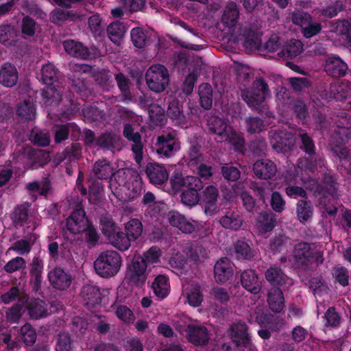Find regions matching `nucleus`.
<instances>
[{"mask_svg":"<svg viewBox=\"0 0 351 351\" xmlns=\"http://www.w3.org/2000/svg\"><path fill=\"white\" fill-rule=\"evenodd\" d=\"M172 188L175 191L180 190L182 187H186V190L199 191L203 188L200 179L192 176H183L176 174L171 178Z\"/></svg>","mask_w":351,"mask_h":351,"instance_id":"15","label":"nucleus"},{"mask_svg":"<svg viewBox=\"0 0 351 351\" xmlns=\"http://www.w3.org/2000/svg\"><path fill=\"white\" fill-rule=\"evenodd\" d=\"M149 115L152 121L156 125H162L165 120L164 110L156 104H152L149 107Z\"/></svg>","mask_w":351,"mask_h":351,"instance_id":"50","label":"nucleus"},{"mask_svg":"<svg viewBox=\"0 0 351 351\" xmlns=\"http://www.w3.org/2000/svg\"><path fill=\"white\" fill-rule=\"evenodd\" d=\"M29 204H23L14 210V221L16 226L23 227L25 232L29 233L34 230L38 225L39 219L34 214L29 213Z\"/></svg>","mask_w":351,"mask_h":351,"instance_id":"10","label":"nucleus"},{"mask_svg":"<svg viewBox=\"0 0 351 351\" xmlns=\"http://www.w3.org/2000/svg\"><path fill=\"white\" fill-rule=\"evenodd\" d=\"M232 274V265L228 258H223L216 263L214 268V276L216 281L225 282Z\"/></svg>","mask_w":351,"mask_h":351,"instance_id":"20","label":"nucleus"},{"mask_svg":"<svg viewBox=\"0 0 351 351\" xmlns=\"http://www.w3.org/2000/svg\"><path fill=\"white\" fill-rule=\"evenodd\" d=\"M221 173L225 179L229 181H236L240 177V171L239 169L232 165L223 166L221 169Z\"/></svg>","mask_w":351,"mask_h":351,"instance_id":"62","label":"nucleus"},{"mask_svg":"<svg viewBox=\"0 0 351 351\" xmlns=\"http://www.w3.org/2000/svg\"><path fill=\"white\" fill-rule=\"evenodd\" d=\"M267 302L270 307H280L285 304V298L281 289L272 288L267 295Z\"/></svg>","mask_w":351,"mask_h":351,"instance_id":"48","label":"nucleus"},{"mask_svg":"<svg viewBox=\"0 0 351 351\" xmlns=\"http://www.w3.org/2000/svg\"><path fill=\"white\" fill-rule=\"evenodd\" d=\"M43 271V262L38 258H34L32 261L31 274L34 277L36 284H40L42 280V274Z\"/></svg>","mask_w":351,"mask_h":351,"instance_id":"59","label":"nucleus"},{"mask_svg":"<svg viewBox=\"0 0 351 351\" xmlns=\"http://www.w3.org/2000/svg\"><path fill=\"white\" fill-rule=\"evenodd\" d=\"M41 80L46 84L43 91V97L48 105H56L61 100L60 90L55 85L58 79V71L55 66L51 63L45 64L42 68Z\"/></svg>","mask_w":351,"mask_h":351,"instance_id":"2","label":"nucleus"},{"mask_svg":"<svg viewBox=\"0 0 351 351\" xmlns=\"http://www.w3.org/2000/svg\"><path fill=\"white\" fill-rule=\"evenodd\" d=\"M16 300L20 305H23L28 302L29 297L24 291H20L18 287H12L0 297V304H9Z\"/></svg>","mask_w":351,"mask_h":351,"instance_id":"30","label":"nucleus"},{"mask_svg":"<svg viewBox=\"0 0 351 351\" xmlns=\"http://www.w3.org/2000/svg\"><path fill=\"white\" fill-rule=\"evenodd\" d=\"M335 32L341 36L343 42L351 47V20H343L337 23Z\"/></svg>","mask_w":351,"mask_h":351,"instance_id":"41","label":"nucleus"},{"mask_svg":"<svg viewBox=\"0 0 351 351\" xmlns=\"http://www.w3.org/2000/svg\"><path fill=\"white\" fill-rule=\"evenodd\" d=\"M155 295L160 300L166 298L170 291L169 278L165 275L158 276L152 285Z\"/></svg>","mask_w":351,"mask_h":351,"instance_id":"31","label":"nucleus"},{"mask_svg":"<svg viewBox=\"0 0 351 351\" xmlns=\"http://www.w3.org/2000/svg\"><path fill=\"white\" fill-rule=\"evenodd\" d=\"M296 212L299 220L301 222H304L312 217L313 208L309 202L300 200L297 204Z\"/></svg>","mask_w":351,"mask_h":351,"instance_id":"47","label":"nucleus"},{"mask_svg":"<svg viewBox=\"0 0 351 351\" xmlns=\"http://www.w3.org/2000/svg\"><path fill=\"white\" fill-rule=\"evenodd\" d=\"M303 50V45L300 40H291L285 45L278 55L285 58H292L299 55Z\"/></svg>","mask_w":351,"mask_h":351,"instance_id":"37","label":"nucleus"},{"mask_svg":"<svg viewBox=\"0 0 351 351\" xmlns=\"http://www.w3.org/2000/svg\"><path fill=\"white\" fill-rule=\"evenodd\" d=\"M122 259L120 254L113 250L101 252L94 262L96 273L102 278L114 276L120 270Z\"/></svg>","mask_w":351,"mask_h":351,"instance_id":"1","label":"nucleus"},{"mask_svg":"<svg viewBox=\"0 0 351 351\" xmlns=\"http://www.w3.org/2000/svg\"><path fill=\"white\" fill-rule=\"evenodd\" d=\"M269 95L267 84L262 79L256 80L252 86L243 90L242 98L252 108H257Z\"/></svg>","mask_w":351,"mask_h":351,"instance_id":"7","label":"nucleus"},{"mask_svg":"<svg viewBox=\"0 0 351 351\" xmlns=\"http://www.w3.org/2000/svg\"><path fill=\"white\" fill-rule=\"evenodd\" d=\"M182 110L178 102L176 100L171 101L167 109V115L172 119L178 120L182 117Z\"/></svg>","mask_w":351,"mask_h":351,"instance_id":"63","label":"nucleus"},{"mask_svg":"<svg viewBox=\"0 0 351 351\" xmlns=\"http://www.w3.org/2000/svg\"><path fill=\"white\" fill-rule=\"evenodd\" d=\"M332 274L335 282L341 286L346 287L349 285V274L346 269L341 267H335L332 269Z\"/></svg>","mask_w":351,"mask_h":351,"instance_id":"54","label":"nucleus"},{"mask_svg":"<svg viewBox=\"0 0 351 351\" xmlns=\"http://www.w3.org/2000/svg\"><path fill=\"white\" fill-rule=\"evenodd\" d=\"M317 195L320 199V204L324 206H326L327 200L333 202L336 199V186L335 182L331 178H328L320 186V189H317Z\"/></svg>","mask_w":351,"mask_h":351,"instance_id":"25","label":"nucleus"},{"mask_svg":"<svg viewBox=\"0 0 351 351\" xmlns=\"http://www.w3.org/2000/svg\"><path fill=\"white\" fill-rule=\"evenodd\" d=\"M238 16V8L235 3H231L226 6L221 20L227 27H232L235 25Z\"/></svg>","mask_w":351,"mask_h":351,"instance_id":"42","label":"nucleus"},{"mask_svg":"<svg viewBox=\"0 0 351 351\" xmlns=\"http://www.w3.org/2000/svg\"><path fill=\"white\" fill-rule=\"evenodd\" d=\"M197 191L195 190L184 191L181 195L182 202L190 207L196 205L199 201Z\"/></svg>","mask_w":351,"mask_h":351,"instance_id":"56","label":"nucleus"},{"mask_svg":"<svg viewBox=\"0 0 351 351\" xmlns=\"http://www.w3.org/2000/svg\"><path fill=\"white\" fill-rule=\"evenodd\" d=\"M311 21V16L307 13L296 12L292 14L293 23L302 28L303 35L306 38L313 37L322 29L320 23H312Z\"/></svg>","mask_w":351,"mask_h":351,"instance_id":"12","label":"nucleus"},{"mask_svg":"<svg viewBox=\"0 0 351 351\" xmlns=\"http://www.w3.org/2000/svg\"><path fill=\"white\" fill-rule=\"evenodd\" d=\"M18 81V72L14 66L5 63L0 69V83L6 87L14 86Z\"/></svg>","mask_w":351,"mask_h":351,"instance_id":"29","label":"nucleus"},{"mask_svg":"<svg viewBox=\"0 0 351 351\" xmlns=\"http://www.w3.org/2000/svg\"><path fill=\"white\" fill-rule=\"evenodd\" d=\"M125 32V25L119 21L110 23L107 29L109 38L116 44L121 43Z\"/></svg>","mask_w":351,"mask_h":351,"instance_id":"38","label":"nucleus"},{"mask_svg":"<svg viewBox=\"0 0 351 351\" xmlns=\"http://www.w3.org/2000/svg\"><path fill=\"white\" fill-rule=\"evenodd\" d=\"M230 335L232 343L237 349L235 351H256L255 348L250 344L247 328L244 323L237 322L232 325Z\"/></svg>","mask_w":351,"mask_h":351,"instance_id":"9","label":"nucleus"},{"mask_svg":"<svg viewBox=\"0 0 351 351\" xmlns=\"http://www.w3.org/2000/svg\"><path fill=\"white\" fill-rule=\"evenodd\" d=\"M64 50L69 55L81 58H86L88 56L87 49L82 43L73 40H67L63 43Z\"/></svg>","mask_w":351,"mask_h":351,"instance_id":"34","label":"nucleus"},{"mask_svg":"<svg viewBox=\"0 0 351 351\" xmlns=\"http://www.w3.org/2000/svg\"><path fill=\"white\" fill-rule=\"evenodd\" d=\"M218 197V191L213 186H208L204 191L202 197L204 204V212L206 215H213L217 213L218 210L215 205Z\"/></svg>","mask_w":351,"mask_h":351,"instance_id":"24","label":"nucleus"},{"mask_svg":"<svg viewBox=\"0 0 351 351\" xmlns=\"http://www.w3.org/2000/svg\"><path fill=\"white\" fill-rule=\"evenodd\" d=\"M26 267V261L25 260L21 257L16 256L15 258H12L4 265V270L9 273L12 274L17 271H20L21 269H23Z\"/></svg>","mask_w":351,"mask_h":351,"instance_id":"51","label":"nucleus"},{"mask_svg":"<svg viewBox=\"0 0 351 351\" xmlns=\"http://www.w3.org/2000/svg\"><path fill=\"white\" fill-rule=\"evenodd\" d=\"M51 285L57 289L64 290L69 288L72 282L71 276L60 267H56L48 274Z\"/></svg>","mask_w":351,"mask_h":351,"instance_id":"17","label":"nucleus"},{"mask_svg":"<svg viewBox=\"0 0 351 351\" xmlns=\"http://www.w3.org/2000/svg\"><path fill=\"white\" fill-rule=\"evenodd\" d=\"M266 280L274 285H283L289 283V278L284 274L282 269L272 265L265 273Z\"/></svg>","mask_w":351,"mask_h":351,"instance_id":"32","label":"nucleus"},{"mask_svg":"<svg viewBox=\"0 0 351 351\" xmlns=\"http://www.w3.org/2000/svg\"><path fill=\"white\" fill-rule=\"evenodd\" d=\"M131 39L134 45L137 48L145 47L147 40V36L141 27H135L131 30Z\"/></svg>","mask_w":351,"mask_h":351,"instance_id":"52","label":"nucleus"},{"mask_svg":"<svg viewBox=\"0 0 351 351\" xmlns=\"http://www.w3.org/2000/svg\"><path fill=\"white\" fill-rule=\"evenodd\" d=\"M122 175H125L126 177L131 176L132 179L124 183L123 186L119 184L121 186L120 191H122L125 193V197L129 199H134L137 197L141 191V183L139 180V176L136 171H132L131 169H125L119 171L117 175L114 177V178H110V187L112 190L114 189L113 191L114 194L117 196H120L121 194L118 191V189L116 186V180L117 178H120Z\"/></svg>","mask_w":351,"mask_h":351,"instance_id":"4","label":"nucleus"},{"mask_svg":"<svg viewBox=\"0 0 351 351\" xmlns=\"http://www.w3.org/2000/svg\"><path fill=\"white\" fill-rule=\"evenodd\" d=\"M313 261L317 263H322L323 254L321 252L315 250L314 245L306 243H301L295 246L293 258L289 260L293 265L298 267L308 265Z\"/></svg>","mask_w":351,"mask_h":351,"instance_id":"5","label":"nucleus"},{"mask_svg":"<svg viewBox=\"0 0 351 351\" xmlns=\"http://www.w3.org/2000/svg\"><path fill=\"white\" fill-rule=\"evenodd\" d=\"M27 187L31 192H37L41 195H47L51 191L50 183L46 179L40 182L29 183Z\"/></svg>","mask_w":351,"mask_h":351,"instance_id":"49","label":"nucleus"},{"mask_svg":"<svg viewBox=\"0 0 351 351\" xmlns=\"http://www.w3.org/2000/svg\"><path fill=\"white\" fill-rule=\"evenodd\" d=\"M183 297L191 306L198 307L202 304L203 296L199 286L194 282L184 285Z\"/></svg>","mask_w":351,"mask_h":351,"instance_id":"18","label":"nucleus"},{"mask_svg":"<svg viewBox=\"0 0 351 351\" xmlns=\"http://www.w3.org/2000/svg\"><path fill=\"white\" fill-rule=\"evenodd\" d=\"M255 175L261 179H269L276 175L277 168L276 165L269 160H260L253 165Z\"/></svg>","mask_w":351,"mask_h":351,"instance_id":"21","label":"nucleus"},{"mask_svg":"<svg viewBox=\"0 0 351 351\" xmlns=\"http://www.w3.org/2000/svg\"><path fill=\"white\" fill-rule=\"evenodd\" d=\"M89 224L85 211L81 208L74 210L66 220L67 229L73 234L82 233Z\"/></svg>","mask_w":351,"mask_h":351,"instance_id":"14","label":"nucleus"},{"mask_svg":"<svg viewBox=\"0 0 351 351\" xmlns=\"http://www.w3.org/2000/svg\"><path fill=\"white\" fill-rule=\"evenodd\" d=\"M169 221L171 226L177 228L183 233H191L195 230V224L177 212L169 213Z\"/></svg>","mask_w":351,"mask_h":351,"instance_id":"28","label":"nucleus"},{"mask_svg":"<svg viewBox=\"0 0 351 351\" xmlns=\"http://www.w3.org/2000/svg\"><path fill=\"white\" fill-rule=\"evenodd\" d=\"M21 336L23 341L27 345L33 344L36 338L35 330L29 324H25L21 328Z\"/></svg>","mask_w":351,"mask_h":351,"instance_id":"57","label":"nucleus"},{"mask_svg":"<svg viewBox=\"0 0 351 351\" xmlns=\"http://www.w3.org/2000/svg\"><path fill=\"white\" fill-rule=\"evenodd\" d=\"M285 182L290 185L286 188V193L288 196L293 198H297L298 197H304L306 196V191L302 187L291 185L295 180V177L294 176H292L291 174L286 175L285 176Z\"/></svg>","mask_w":351,"mask_h":351,"instance_id":"46","label":"nucleus"},{"mask_svg":"<svg viewBox=\"0 0 351 351\" xmlns=\"http://www.w3.org/2000/svg\"><path fill=\"white\" fill-rule=\"evenodd\" d=\"M295 143L294 135L283 132H274L271 136V144L277 152H286Z\"/></svg>","mask_w":351,"mask_h":351,"instance_id":"19","label":"nucleus"},{"mask_svg":"<svg viewBox=\"0 0 351 351\" xmlns=\"http://www.w3.org/2000/svg\"><path fill=\"white\" fill-rule=\"evenodd\" d=\"M208 126L212 132L221 137L222 140L228 141L235 149H239L243 146V138L237 134L230 126L227 125L221 119L215 116L210 117Z\"/></svg>","mask_w":351,"mask_h":351,"instance_id":"3","label":"nucleus"},{"mask_svg":"<svg viewBox=\"0 0 351 351\" xmlns=\"http://www.w3.org/2000/svg\"><path fill=\"white\" fill-rule=\"evenodd\" d=\"M276 219L271 215H264L260 217L256 223V229L261 236L272 230L275 226Z\"/></svg>","mask_w":351,"mask_h":351,"instance_id":"43","label":"nucleus"},{"mask_svg":"<svg viewBox=\"0 0 351 351\" xmlns=\"http://www.w3.org/2000/svg\"><path fill=\"white\" fill-rule=\"evenodd\" d=\"M199 95L202 106L209 109L212 106V88L208 84L204 83L199 86Z\"/></svg>","mask_w":351,"mask_h":351,"instance_id":"44","label":"nucleus"},{"mask_svg":"<svg viewBox=\"0 0 351 351\" xmlns=\"http://www.w3.org/2000/svg\"><path fill=\"white\" fill-rule=\"evenodd\" d=\"M100 223L102 232L107 237L108 239L118 229L116 224L110 218L108 217L101 218L100 220Z\"/></svg>","mask_w":351,"mask_h":351,"instance_id":"61","label":"nucleus"},{"mask_svg":"<svg viewBox=\"0 0 351 351\" xmlns=\"http://www.w3.org/2000/svg\"><path fill=\"white\" fill-rule=\"evenodd\" d=\"M16 114L22 121L32 120L36 117L34 104L29 101H24L18 105Z\"/></svg>","mask_w":351,"mask_h":351,"instance_id":"39","label":"nucleus"},{"mask_svg":"<svg viewBox=\"0 0 351 351\" xmlns=\"http://www.w3.org/2000/svg\"><path fill=\"white\" fill-rule=\"evenodd\" d=\"M235 253L238 258H250L254 253L250 246L245 241H239L235 245Z\"/></svg>","mask_w":351,"mask_h":351,"instance_id":"53","label":"nucleus"},{"mask_svg":"<svg viewBox=\"0 0 351 351\" xmlns=\"http://www.w3.org/2000/svg\"><path fill=\"white\" fill-rule=\"evenodd\" d=\"M126 235L132 241L139 238L143 232V225L140 220L132 219L125 224Z\"/></svg>","mask_w":351,"mask_h":351,"instance_id":"40","label":"nucleus"},{"mask_svg":"<svg viewBox=\"0 0 351 351\" xmlns=\"http://www.w3.org/2000/svg\"><path fill=\"white\" fill-rule=\"evenodd\" d=\"M326 326H336L339 324L341 317L335 308H328L324 316Z\"/></svg>","mask_w":351,"mask_h":351,"instance_id":"60","label":"nucleus"},{"mask_svg":"<svg viewBox=\"0 0 351 351\" xmlns=\"http://www.w3.org/2000/svg\"><path fill=\"white\" fill-rule=\"evenodd\" d=\"M271 206L273 210L278 213H280L284 210L285 202L280 194L277 192L272 193L271 197Z\"/></svg>","mask_w":351,"mask_h":351,"instance_id":"64","label":"nucleus"},{"mask_svg":"<svg viewBox=\"0 0 351 351\" xmlns=\"http://www.w3.org/2000/svg\"><path fill=\"white\" fill-rule=\"evenodd\" d=\"M219 223L226 229L237 231L241 229L244 220L237 211H228L220 219Z\"/></svg>","mask_w":351,"mask_h":351,"instance_id":"22","label":"nucleus"},{"mask_svg":"<svg viewBox=\"0 0 351 351\" xmlns=\"http://www.w3.org/2000/svg\"><path fill=\"white\" fill-rule=\"evenodd\" d=\"M147 264L144 258L141 256H135L132 260V264L128 268L126 274V278L131 282L138 285H142L145 282V271Z\"/></svg>","mask_w":351,"mask_h":351,"instance_id":"13","label":"nucleus"},{"mask_svg":"<svg viewBox=\"0 0 351 351\" xmlns=\"http://www.w3.org/2000/svg\"><path fill=\"white\" fill-rule=\"evenodd\" d=\"M241 281L243 287L254 294L258 293L261 289V283L254 270L244 271L241 274Z\"/></svg>","mask_w":351,"mask_h":351,"instance_id":"27","label":"nucleus"},{"mask_svg":"<svg viewBox=\"0 0 351 351\" xmlns=\"http://www.w3.org/2000/svg\"><path fill=\"white\" fill-rule=\"evenodd\" d=\"M109 242L117 249L124 251L127 250L131 245L130 238L119 228L108 239Z\"/></svg>","mask_w":351,"mask_h":351,"instance_id":"35","label":"nucleus"},{"mask_svg":"<svg viewBox=\"0 0 351 351\" xmlns=\"http://www.w3.org/2000/svg\"><path fill=\"white\" fill-rule=\"evenodd\" d=\"M146 84L155 93H161L168 86L169 75L167 68L161 64L150 66L145 74Z\"/></svg>","mask_w":351,"mask_h":351,"instance_id":"6","label":"nucleus"},{"mask_svg":"<svg viewBox=\"0 0 351 351\" xmlns=\"http://www.w3.org/2000/svg\"><path fill=\"white\" fill-rule=\"evenodd\" d=\"M324 68L326 72L333 77L343 76L348 70L347 64L337 56L328 58Z\"/></svg>","mask_w":351,"mask_h":351,"instance_id":"26","label":"nucleus"},{"mask_svg":"<svg viewBox=\"0 0 351 351\" xmlns=\"http://www.w3.org/2000/svg\"><path fill=\"white\" fill-rule=\"evenodd\" d=\"M15 32L9 25L0 26V42L5 45H10L15 38Z\"/></svg>","mask_w":351,"mask_h":351,"instance_id":"55","label":"nucleus"},{"mask_svg":"<svg viewBox=\"0 0 351 351\" xmlns=\"http://www.w3.org/2000/svg\"><path fill=\"white\" fill-rule=\"evenodd\" d=\"M186 337L191 343L195 346H204L208 342L209 334L204 326L191 324L187 326Z\"/></svg>","mask_w":351,"mask_h":351,"instance_id":"16","label":"nucleus"},{"mask_svg":"<svg viewBox=\"0 0 351 351\" xmlns=\"http://www.w3.org/2000/svg\"><path fill=\"white\" fill-rule=\"evenodd\" d=\"M80 297L83 305L90 307L107 306L110 299L108 291L101 292L98 287L92 285L84 286Z\"/></svg>","mask_w":351,"mask_h":351,"instance_id":"8","label":"nucleus"},{"mask_svg":"<svg viewBox=\"0 0 351 351\" xmlns=\"http://www.w3.org/2000/svg\"><path fill=\"white\" fill-rule=\"evenodd\" d=\"M146 173L150 182L154 184H161L168 178L166 169L156 163H149L146 167Z\"/></svg>","mask_w":351,"mask_h":351,"instance_id":"23","label":"nucleus"},{"mask_svg":"<svg viewBox=\"0 0 351 351\" xmlns=\"http://www.w3.org/2000/svg\"><path fill=\"white\" fill-rule=\"evenodd\" d=\"M156 153L160 157L169 158L180 149L179 143L173 133H165L158 136L155 144Z\"/></svg>","mask_w":351,"mask_h":351,"instance_id":"11","label":"nucleus"},{"mask_svg":"<svg viewBox=\"0 0 351 351\" xmlns=\"http://www.w3.org/2000/svg\"><path fill=\"white\" fill-rule=\"evenodd\" d=\"M36 239V237L35 235L31 234L28 240H19L14 242L12 244V245L7 250L5 254H10L11 251H14L20 255L27 254L31 251L32 246L34 244Z\"/></svg>","mask_w":351,"mask_h":351,"instance_id":"33","label":"nucleus"},{"mask_svg":"<svg viewBox=\"0 0 351 351\" xmlns=\"http://www.w3.org/2000/svg\"><path fill=\"white\" fill-rule=\"evenodd\" d=\"M333 152L339 156L341 164L340 171L342 174L347 173L348 178H351V169H348L350 165V153L347 148L339 145L332 146Z\"/></svg>","mask_w":351,"mask_h":351,"instance_id":"36","label":"nucleus"},{"mask_svg":"<svg viewBox=\"0 0 351 351\" xmlns=\"http://www.w3.org/2000/svg\"><path fill=\"white\" fill-rule=\"evenodd\" d=\"M93 172L97 178L106 179L112 175V168L105 160L97 161L93 167Z\"/></svg>","mask_w":351,"mask_h":351,"instance_id":"45","label":"nucleus"},{"mask_svg":"<svg viewBox=\"0 0 351 351\" xmlns=\"http://www.w3.org/2000/svg\"><path fill=\"white\" fill-rule=\"evenodd\" d=\"M161 251L157 247H152L147 250L143 257L146 264H156L160 262Z\"/></svg>","mask_w":351,"mask_h":351,"instance_id":"58","label":"nucleus"}]
</instances>
